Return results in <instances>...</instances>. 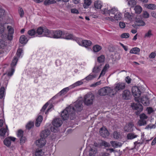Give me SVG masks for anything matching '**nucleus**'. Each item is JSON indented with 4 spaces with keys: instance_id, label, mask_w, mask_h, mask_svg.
<instances>
[{
    "instance_id": "f257e3e1",
    "label": "nucleus",
    "mask_w": 156,
    "mask_h": 156,
    "mask_svg": "<svg viewBox=\"0 0 156 156\" xmlns=\"http://www.w3.org/2000/svg\"><path fill=\"white\" fill-rule=\"evenodd\" d=\"M101 13L107 16L104 18L105 20L112 22L120 20L122 18V14L116 8L108 6L101 10Z\"/></svg>"
},
{
    "instance_id": "f03ea898",
    "label": "nucleus",
    "mask_w": 156,
    "mask_h": 156,
    "mask_svg": "<svg viewBox=\"0 0 156 156\" xmlns=\"http://www.w3.org/2000/svg\"><path fill=\"white\" fill-rule=\"evenodd\" d=\"M37 33L41 36H44L55 38H63L66 34L65 31L61 30L53 31L50 30L45 27H39L37 28Z\"/></svg>"
},
{
    "instance_id": "7ed1b4c3",
    "label": "nucleus",
    "mask_w": 156,
    "mask_h": 156,
    "mask_svg": "<svg viewBox=\"0 0 156 156\" xmlns=\"http://www.w3.org/2000/svg\"><path fill=\"white\" fill-rule=\"evenodd\" d=\"M140 101H141V103L145 106H148L149 104V100L146 96L143 97L141 99H140L139 101L138 102H137V103H133L132 104L131 106L133 109L137 111L136 112V114L137 115H139L143 109L142 105L139 103Z\"/></svg>"
},
{
    "instance_id": "20e7f679",
    "label": "nucleus",
    "mask_w": 156,
    "mask_h": 156,
    "mask_svg": "<svg viewBox=\"0 0 156 156\" xmlns=\"http://www.w3.org/2000/svg\"><path fill=\"white\" fill-rule=\"evenodd\" d=\"M17 60V58L16 57H14L11 64V68L7 71L4 74V76H5L6 80L4 82L3 85L5 87H6L7 86L8 80L10 79V77L13 75L14 73L15 69L14 68V66L16 65Z\"/></svg>"
},
{
    "instance_id": "39448f33",
    "label": "nucleus",
    "mask_w": 156,
    "mask_h": 156,
    "mask_svg": "<svg viewBox=\"0 0 156 156\" xmlns=\"http://www.w3.org/2000/svg\"><path fill=\"white\" fill-rule=\"evenodd\" d=\"M126 84L125 83L119 82L116 83L114 85V88H112L113 95L116 94L118 92L124 90Z\"/></svg>"
},
{
    "instance_id": "423d86ee",
    "label": "nucleus",
    "mask_w": 156,
    "mask_h": 156,
    "mask_svg": "<svg viewBox=\"0 0 156 156\" xmlns=\"http://www.w3.org/2000/svg\"><path fill=\"white\" fill-rule=\"evenodd\" d=\"M62 123L61 120L60 118H56L53 122L52 124L54 127L51 128V131L56 132L58 131V128L60 127Z\"/></svg>"
},
{
    "instance_id": "0eeeda50",
    "label": "nucleus",
    "mask_w": 156,
    "mask_h": 156,
    "mask_svg": "<svg viewBox=\"0 0 156 156\" xmlns=\"http://www.w3.org/2000/svg\"><path fill=\"white\" fill-rule=\"evenodd\" d=\"M94 99V96L93 94L91 93H88L84 98V102L85 105H89L93 104Z\"/></svg>"
},
{
    "instance_id": "6e6552de",
    "label": "nucleus",
    "mask_w": 156,
    "mask_h": 156,
    "mask_svg": "<svg viewBox=\"0 0 156 156\" xmlns=\"http://www.w3.org/2000/svg\"><path fill=\"white\" fill-rule=\"evenodd\" d=\"M99 94L101 96L106 95L109 94L113 95L112 88L108 87H105L99 91Z\"/></svg>"
},
{
    "instance_id": "1a4fd4ad",
    "label": "nucleus",
    "mask_w": 156,
    "mask_h": 156,
    "mask_svg": "<svg viewBox=\"0 0 156 156\" xmlns=\"http://www.w3.org/2000/svg\"><path fill=\"white\" fill-rule=\"evenodd\" d=\"M132 92L133 95L135 97V100L138 102L140 100L139 97L140 95L141 91L138 87L134 86L132 87Z\"/></svg>"
},
{
    "instance_id": "9d476101",
    "label": "nucleus",
    "mask_w": 156,
    "mask_h": 156,
    "mask_svg": "<svg viewBox=\"0 0 156 156\" xmlns=\"http://www.w3.org/2000/svg\"><path fill=\"white\" fill-rule=\"evenodd\" d=\"M7 29L8 32L7 36V35L6 34L5 35V36L3 34H2V37L3 39H5L7 38L8 40H11L13 38L14 29L12 27L9 26H7Z\"/></svg>"
},
{
    "instance_id": "9b49d317",
    "label": "nucleus",
    "mask_w": 156,
    "mask_h": 156,
    "mask_svg": "<svg viewBox=\"0 0 156 156\" xmlns=\"http://www.w3.org/2000/svg\"><path fill=\"white\" fill-rule=\"evenodd\" d=\"M140 119L138 122V125L140 126L144 125L147 124L148 116L144 113L140 115Z\"/></svg>"
},
{
    "instance_id": "f8f14e48",
    "label": "nucleus",
    "mask_w": 156,
    "mask_h": 156,
    "mask_svg": "<svg viewBox=\"0 0 156 156\" xmlns=\"http://www.w3.org/2000/svg\"><path fill=\"white\" fill-rule=\"evenodd\" d=\"M99 145L97 143H94L89 151V154L90 156H94L97 152V149Z\"/></svg>"
},
{
    "instance_id": "ddd939ff",
    "label": "nucleus",
    "mask_w": 156,
    "mask_h": 156,
    "mask_svg": "<svg viewBox=\"0 0 156 156\" xmlns=\"http://www.w3.org/2000/svg\"><path fill=\"white\" fill-rule=\"evenodd\" d=\"M76 41L78 44L86 47L90 46L91 44V42L90 40H83L81 41L80 39H77Z\"/></svg>"
},
{
    "instance_id": "4468645a",
    "label": "nucleus",
    "mask_w": 156,
    "mask_h": 156,
    "mask_svg": "<svg viewBox=\"0 0 156 156\" xmlns=\"http://www.w3.org/2000/svg\"><path fill=\"white\" fill-rule=\"evenodd\" d=\"M99 133L100 135L103 137H106L109 135V133L105 127H103L100 129Z\"/></svg>"
},
{
    "instance_id": "2eb2a0df",
    "label": "nucleus",
    "mask_w": 156,
    "mask_h": 156,
    "mask_svg": "<svg viewBox=\"0 0 156 156\" xmlns=\"http://www.w3.org/2000/svg\"><path fill=\"white\" fill-rule=\"evenodd\" d=\"M16 138L15 137H9L5 139L4 141V143L7 147H9L10 146L12 142H14Z\"/></svg>"
},
{
    "instance_id": "dca6fc26",
    "label": "nucleus",
    "mask_w": 156,
    "mask_h": 156,
    "mask_svg": "<svg viewBox=\"0 0 156 156\" xmlns=\"http://www.w3.org/2000/svg\"><path fill=\"white\" fill-rule=\"evenodd\" d=\"M82 101H77L74 103L73 105L76 110L80 111L82 109Z\"/></svg>"
},
{
    "instance_id": "f3484780",
    "label": "nucleus",
    "mask_w": 156,
    "mask_h": 156,
    "mask_svg": "<svg viewBox=\"0 0 156 156\" xmlns=\"http://www.w3.org/2000/svg\"><path fill=\"white\" fill-rule=\"evenodd\" d=\"M46 143V140L43 138H41L36 141V145L39 147H41L45 145Z\"/></svg>"
},
{
    "instance_id": "a211bd4d",
    "label": "nucleus",
    "mask_w": 156,
    "mask_h": 156,
    "mask_svg": "<svg viewBox=\"0 0 156 156\" xmlns=\"http://www.w3.org/2000/svg\"><path fill=\"white\" fill-rule=\"evenodd\" d=\"M8 131L7 126L6 125L5 128H2L0 129V136L4 137L5 135L8 136L9 135Z\"/></svg>"
},
{
    "instance_id": "6ab92c4d",
    "label": "nucleus",
    "mask_w": 156,
    "mask_h": 156,
    "mask_svg": "<svg viewBox=\"0 0 156 156\" xmlns=\"http://www.w3.org/2000/svg\"><path fill=\"white\" fill-rule=\"evenodd\" d=\"M109 68L110 66L109 64H105L98 78H99L101 76H104L106 73L108 71Z\"/></svg>"
},
{
    "instance_id": "aec40b11",
    "label": "nucleus",
    "mask_w": 156,
    "mask_h": 156,
    "mask_svg": "<svg viewBox=\"0 0 156 156\" xmlns=\"http://www.w3.org/2000/svg\"><path fill=\"white\" fill-rule=\"evenodd\" d=\"M133 125L131 123H129L126 124L124 128V130L125 131L131 132L133 130Z\"/></svg>"
},
{
    "instance_id": "412c9836",
    "label": "nucleus",
    "mask_w": 156,
    "mask_h": 156,
    "mask_svg": "<svg viewBox=\"0 0 156 156\" xmlns=\"http://www.w3.org/2000/svg\"><path fill=\"white\" fill-rule=\"evenodd\" d=\"M50 134V132L48 130L45 129L41 132L40 134L41 137L45 139Z\"/></svg>"
},
{
    "instance_id": "4be33fe9",
    "label": "nucleus",
    "mask_w": 156,
    "mask_h": 156,
    "mask_svg": "<svg viewBox=\"0 0 156 156\" xmlns=\"http://www.w3.org/2000/svg\"><path fill=\"white\" fill-rule=\"evenodd\" d=\"M65 110L67 111V113L69 115L73 114L75 110H76L74 107H73V106L71 105L67 107Z\"/></svg>"
},
{
    "instance_id": "5701e85b",
    "label": "nucleus",
    "mask_w": 156,
    "mask_h": 156,
    "mask_svg": "<svg viewBox=\"0 0 156 156\" xmlns=\"http://www.w3.org/2000/svg\"><path fill=\"white\" fill-rule=\"evenodd\" d=\"M84 80L83 79L80 80L78 81L72 85L69 86L70 89L74 88L76 87L80 86L83 83V81Z\"/></svg>"
},
{
    "instance_id": "b1692460",
    "label": "nucleus",
    "mask_w": 156,
    "mask_h": 156,
    "mask_svg": "<svg viewBox=\"0 0 156 156\" xmlns=\"http://www.w3.org/2000/svg\"><path fill=\"white\" fill-rule=\"evenodd\" d=\"M130 92L128 90H124L122 93V97L125 99H128L130 97Z\"/></svg>"
},
{
    "instance_id": "393cba45",
    "label": "nucleus",
    "mask_w": 156,
    "mask_h": 156,
    "mask_svg": "<svg viewBox=\"0 0 156 156\" xmlns=\"http://www.w3.org/2000/svg\"><path fill=\"white\" fill-rule=\"evenodd\" d=\"M138 135L136 134L133 133H128L126 135V137L128 140H133L134 139L137 138Z\"/></svg>"
},
{
    "instance_id": "a878e982",
    "label": "nucleus",
    "mask_w": 156,
    "mask_h": 156,
    "mask_svg": "<svg viewBox=\"0 0 156 156\" xmlns=\"http://www.w3.org/2000/svg\"><path fill=\"white\" fill-rule=\"evenodd\" d=\"M43 120V117L41 115L38 116L36 119L35 122V126L37 127H39L40 126V124Z\"/></svg>"
},
{
    "instance_id": "bb28decb",
    "label": "nucleus",
    "mask_w": 156,
    "mask_h": 156,
    "mask_svg": "<svg viewBox=\"0 0 156 156\" xmlns=\"http://www.w3.org/2000/svg\"><path fill=\"white\" fill-rule=\"evenodd\" d=\"M102 6V2L99 0H97L94 2V6L97 9H101Z\"/></svg>"
},
{
    "instance_id": "cd10ccee",
    "label": "nucleus",
    "mask_w": 156,
    "mask_h": 156,
    "mask_svg": "<svg viewBox=\"0 0 156 156\" xmlns=\"http://www.w3.org/2000/svg\"><path fill=\"white\" fill-rule=\"evenodd\" d=\"M69 115L67 111L65 109L62 112L61 117L63 120H66L68 119Z\"/></svg>"
},
{
    "instance_id": "c85d7f7f",
    "label": "nucleus",
    "mask_w": 156,
    "mask_h": 156,
    "mask_svg": "<svg viewBox=\"0 0 156 156\" xmlns=\"http://www.w3.org/2000/svg\"><path fill=\"white\" fill-rule=\"evenodd\" d=\"M110 143L112 144V146L114 148L120 147L122 146V145L121 143L114 141H111Z\"/></svg>"
},
{
    "instance_id": "c756f323",
    "label": "nucleus",
    "mask_w": 156,
    "mask_h": 156,
    "mask_svg": "<svg viewBox=\"0 0 156 156\" xmlns=\"http://www.w3.org/2000/svg\"><path fill=\"white\" fill-rule=\"evenodd\" d=\"M66 34H64L63 38L67 40H71L73 39V35L71 34L68 33L66 31H65Z\"/></svg>"
},
{
    "instance_id": "7c9ffc66",
    "label": "nucleus",
    "mask_w": 156,
    "mask_h": 156,
    "mask_svg": "<svg viewBox=\"0 0 156 156\" xmlns=\"http://www.w3.org/2000/svg\"><path fill=\"white\" fill-rule=\"evenodd\" d=\"M19 41L22 44H25L28 41L26 37L24 35H22L21 36Z\"/></svg>"
},
{
    "instance_id": "2f4dec72",
    "label": "nucleus",
    "mask_w": 156,
    "mask_h": 156,
    "mask_svg": "<svg viewBox=\"0 0 156 156\" xmlns=\"http://www.w3.org/2000/svg\"><path fill=\"white\" fill-rule=\"evenodd\" d=\"M128 9H126L124 12V16L125 18L128 19H131L132 18V15L131 13L128 12Z\"/></svg>"
},
{
    "instance_id": "473e14b6",
    "label": "nucleus",
    "mask_w": 156,
    "mask_h": 156,
    "mask_svg": "<svg viewBox=\"0 0 156 156\" xmlns=\"http://www.w3.org/2000/svg\"><path fill=\"white\" fill-rule=\"evenodd\" d=\"M37 30L36 31L34 29H31L29 30L28 32V34L30 36H32L36 34H37L36 35L37 36L39 37H41V35H39L37 32Z\"/></svg>"
},
{
    "instance_id": "72a5a7b5",
    "label": "nucleus",
    "mask_w": 156,
    "mask_h": 156,
    "mask_svg": "<svg viewBox=\"0 0 156 156\" xmlns=\"http://www.w3.org/2000/svg\"><path fill=\"white\" fill-rule=\"evenodd\" d=\"M97 75L95 74H90L84 79H83L84 80H86L87 81H88L93 80L94 78L96 77Z\"/></svg>"
},
{
    "instance_id": "f704fd0d",
    "label": "nucleus",
    "mask_w": 156,
    "mask_h": 156,
    "mask_svg": "<svg viewBox=\"0 0 156 156\" xmlns=\"http://www.w3.org/2000/svg\"><path fill=\"white\" fill-rule=\"evenodd\" d=\"M101 48V47L98 44L94 45L93 47V51L95 52L99 51Z\"/></svg>"
},
{
    "instance_id": "c9c22d12",
    "label": "nucleus",
    "mask_w": 156,
    "mask_h": 156,
    "mask_svg": "<svg viewBox=\"0 0 156 156\" xmlns=\"http://www.w3.org/2000/svg\"><path fill=\"white\" fill-rule=\"evenodd\" d=\"M135 12L136 13L139 14L141 13L142 11V8L139 5L136 6L134 9Z\"/></svg>"
},
{
    "instance_id": "e433bc0d",
    "label": "nucleus",
    "mask_w": 156,
    "mask_h": 156,
    "mask_svg": "<svg viewBox=\"0 0 156 156\" xmlns=\"http://www.w3.org/2000/svg\"><path fill=\"white\" fill-rule=\"evenodd\" d=\"M140 51V49L139 48L136 47L132 49L130 51V53L132 54H137Z\"/></svg>"
},
{
    "instance_id": "4c0bfd02",
    "label": "nucleus",
    "mask_w": 156,
    "mask_h": 156,
    "mask_svg": "<svg viewBox=\"0 0 156 156\" xmlns=\"http://www.w3.org/2000/svg\"><path fill=\"white\" fill-rule=\"evenodd\" d=\"M44 154V152L40 149H37L35 153L36 156H42Z\"/></svg>"
},
{
    "instance_id": "58836bf2",
    "label": "nucleus",
    "mask_w": 156,
    "mask_h": 156,
    "mask_svg": "<svg viewBox=\"0 0 156 156\" xmlns=\"http://www.w3.org/2000/svg\"><path fill=\"white\" fill-rule=\"evenodd\" d=\"M56 2L55 0H45L44 2V4L45 5H49L55 3Z\"/></svg>"
},
{
    "instance_id": "ea45409f",
    "label": "nucleus",
    "mask_w": 156,
    "mask_h": 156,
    "mask_svg": "<svg viewBox=\"0 0 156 156\" xmlns=\"http://www.w3.org/2000/svg\"><path fill=\"white\" fill-rule=\"evenodd\" d=\"M91 0H85L83 4V7L84 8H87L90 5L91 3Z\"/></svg>"
},
{
    "instance_id": "a19ab883",
    "label": "nucleus",
    "mask_w": 156,
    "mask_h": 156,
    "mask_svg": "<svg viewBox=\"0 0 156 156\" xmlns=\"http://www.w3.org/2000/svg\"><path fill=\"white\" fill-rule=\"evenodd\" d=\"M145 7L150 9L155 10L156 9V5L153 4L146 5Z\"/></svg>"
},
{
    "instance_id": "79ce46f5",
    "label": "nucleus",
    "mask_w": 156,
    "mask_h": 156,
    "mask_svg": "<svg viewBox=\"0 0 156 156\" xmlns=\"http://www.w3.org/2000/svg\"><path fill=\"white\" fill-rule=\"evenodd\" d=\"M5 88L4 87H2L0 89V98L2 99L5 96Z\"/></svg>"
},
{
    "instance_id": "37998d69",
    "label": "nucleus",
    "mask_w": 156,
    "mask_h": 156,
    "mask_svg": "<svg viewBox=\"0 0 156 156\" xmlns=\"http://www.w3.org/2000/svg\"><path fill=\"white\" fill-rule=\"evenodd\" d=\"M70 88L69 87H67L63 89L59 93V94L60 95H62V94H65L69 90V89Z\"/></svg>"
},
{
    "instance_id": "c03bdc74",
    "label": "nucleus",
    "mask_w": 156,
    "mask_h": 156,
    "mask_svg": "<svg viewBox=\"0 0 156 156\" xmlns=\"http://www.w3.org/2000/svg\"><path fill=\"white\" fill-rule=\"evenodd\" d=\"M105 57L104 55H101L97 58L98 61L100 63L103 62H104Z\"/></svg>"
},
{
    "instance_id": "a18cd8bd",
    "label": "nucleus",
    "mask_w": 156,
    "mask_h": 156,
    "mask_svg": "<svg viewBox=\"0 0 156 156\" xmlns=\"http://www.w3.org/2000/svg\"><path fill=\"white\" fill-rule=\"evenodd\" d=\"M153 35V34L152 33V30H149L145 34V37H150L151 36Z\"/></svg>"
},
{
    "instance_id": "49530a36",
    "label": "nucleus",
    "mask_w": 156,
    "mask_h": 156,
    "mask_svg": "<svg viewBox=\"0 0 156 156\" xmlns=\"http://www.w3.org/2000/svg\"><path fill=\"white\" fill-rule=\"evenodd\" d=\"M48 103H46L42 107L41 109V110L40 114L42 115L44 114V112L48 105Z\"/></svg>"
},
{
    "instance_id": "de8ad7c7",
    "label": "nucleus",
    "mask_w": 156,
    "mask_h": 156,
    "mask_svg": "<svg viewBox=\"0 0 156 156\" xmlns=\"http://www.w3.org/2000/svg\"><path fill=\"white\" fill-rule=\"evenodd\" d=\"M34 126V123L33 122H29L26 126V128L28 129H30L32 128Z\"/></svg>"
},
{
    "instance_id": "09e8293b",
    "label": "nucleus",
    "mask_w": 156,
    "mask_h": 156,
    "mask_svg": "<svg viewBox=\"0 0 156 156\" xmlns=\"http://www.w3.org/2000/svg\"><path fill=\"white\" fill-rule=\"evenodd\" d=\"M18 12L21 17L23 16L24 13L23 9L21 8H19L18 10Z\"/></svg>"
},
{
    "instance_id": "8fccbe9b",
    "label": "nucleus",
    "mask_w": 156,
    "mask_h": 156,
    "mask_svg": "<svg viewBox=\"0 0 156 156\" xmlns=\"http://www.w3.org/2000/svg\"><path fill=\"white\" fill-rule=\"evenodd\" d=\"M23 51L22 49L21 48H19L18 50L16 55L19 58L22 57L21 54L23 53Z\"/></svg>"
},
{
    "instance_id": "3c124183",
    "label": "nucleus",
    "mask_w": 156,
    "mask_h": 156,
    "mask_svg": "<svg viewBox=\"0 0 156 156\" xmlns=\"http://www.w3.org/2000/svg\"><path fill=\"white\" fill-rule=\"evenodd\" d=\"M143 16L145 18H147L149 17V14L146 11H144L143 12Z\"/></svg>"
},
{
    "instance_id": "603ef678",
    "label": "nucleus",
    "mask_w": 156,
    "mask_h": 156,
    "mask_svg": "<svg viewBox=\"0 0 156 156\" xmlns=\"http://www.w3.org/2000/svg\"><path fill=\"white\" fill-rule=\"evenodd\" d=\"M100 70L101 69L99 67L96 66L94 68L93 71V72L97 73L99 72Z\"/></svg>"
},
{
    "instance_id": "864d4df0",
    "label": "nucleus",
    "mask_w": 156,
    "mask_h": 156,
    "mask_svg": "<svg viewBox=\"0 0 156 156\" xmlns=\"http://www.w3.org/2000/svg\"><path fill=\"white\" fill-rule=\"evenodd\" d=\"M129 37V34L128 33H124L121 35V37L122 38H128Z\"/></svg>"
},
{
    "instance_id": "5fc2aeb1",
    "label": "nucleus",
    "mask_w": 156,
    "mask_h": 156,
    "mask_svg": "<svg viewBox=\"0 0 156 156\" xmlns=\"http://www.w3.org/2000/svg\"><path fill=\"white\" fill-rule=\"evenodd\" d=\"M120 134L119 133L117 132H115L113 133V137L114 138L117 139L119 138L120 137Z\"/></svg>"
},
{
    "instance_id": "6e6d98bb",
    "label": "nucleus",
    "mask_w": 156,
    "mask_h": 156,
    "mask_svg": "<svg viewBox=\"0 0 156 156\" xmlns=\"http://www.w3.org/2000/svg\"><path fill=\"white\" fill-rule=\"evenodd\" d=\"M137 25L139 26H144L145 25V23L141 20L138 21L137 22Z\"/></svg>"
},
{
    "instance_id": "4d7b16f0",
    "label": "nucleus",
    "mask_w": 156,
    "mask_h": 156,
    "mask_svg": "<svg viewBox=\"0 0 156 156\" xmlns=\"http://www.w3.org/2000/svg\"><path fill=\"white\" fill-rule=\"evenodd\" d=\"M23 131L21 130H20L18 131V133H17V135L18 137H21L23 136Z\"/></svg>"
},
{
    "instance_id": "13d9d810",
    "label": "nucleus",
    "mask_w": 156,
    "mask_h": 156,
    "mask_svg": "<svg viewBox=\"0 0 156 156\" xmlns=\"http://www.w3.org/2000/svg\"><path fill=\"white\" fill-rule=\"evenodd\" d=\"M101 145L105 147H109L110 146V145L109 143L105 141H103L102 142Z\"/></svg>"
},
{
    "instance_id": "bf43d9fd",
    "label": "nucleus",
    "mask_w": 156,
    "mask_h": 156,
    "mask_svg": "<svg viewBox=\"0 0 156 156\" xmlns=\"http://www.w3.org/2000/svg\"><path fill=\"white\" fill-rule=\"evenodd\" d=\"M71 12V13L74 14H78L79 13L78 10L75 8L72 9Z\"/></svg>"
},
{
    "instance_id": "052dcab7",
    "label": "nucleus",
    "mask_w": 156,
    "mask_h": 156,
    "mask_svg": "<svg viewBox=\"0 0 156 156\" xmlns=\"http://www.w3.org/2000/svg\"><path fill=\"white\" fill-rule=\"evenodd\" d=\"M4 25L2 24H0V34H2L4 30Z\"/></svg>"
},
{
    "instance_id": "680f3d73",
    "label": "nucleus",
    "mask_w": 156,
    "mask_h": 156,
    "mask_svg": "<svg viewBox=\"0 0 156 156\" xmlns=\"http://www.w3.org/2000/svg\"><path fill=\"white\" fill-rule=\"evenodd\" d=\"M5 45V43L4 41L0 39V48H3Z\"/></svg>"
},
{
    "instance_id": "e2e57ef3",
    "label": "nucleus",
    "mask_w": 156,
    "mask_h": 156,
    "mask_svg": "<svg viewBox=\"0 0 156 156\" xmlns=\"http://www.w3.org/2000/svg\"><path fill=\"white\" fill-rule=\"evenodd\" d=\"M20 138V143L21 144L24 143L26 140V138L25 137H23V136Z\"/></svg>"
},
{
    "instance_id": "0e129e2a",
    "label": "nucleus",
    "mask_w": 156,
    "mask_h": 156,
    "mask_svg": "<svg viewBox=\"0 0 156 156\" xmlns=\"http://www.w3.org/2000/svg\"><path fill=\"white\" fill-rule=\"evenodd\" d=\"M125 80L126 82L128 83L129 84L131 83V79L129 76L126 77Z\"/></svg>"
},
{
    "instance_id": "69168bd1",
    "label": "nucleus",
    "mask_w": 156,
    "mask_h": 156,
    "mask_svg": "<svg viewBox=\"0 0 156 156\" xmlns=\"http://www.w3.org/2000/svg\"><path fill=\"white\" fill-rule=\"evenodd\" d=\"M101 84V81H98L92 84L91 85V87H95L97 86L100 85Z\"/></svg>"
},
{
    "instance_id": "338daca9",
    "label": "nucleus",
    "mask_w": 156,
    "mask_h": 156,
    "mask_svg": "<svg viewBox=\"0 0 156 156\" xmlns=\"http://www.w3.org/2000/svg\"><path fill=\"white\" fill-rule=\"evenodd\" d=\"M119 26L121 28H123L125 27V23L122 22H120L119 23Z\"/></svg>"
},
{
    "instance_id": "774afa93",
    "label": "nucleus",
    "mask_w": 156,
    "mask_h": 156,
    "mask_svg": "<svg viewBox=\"0 0 156 156\" xmlns=\"http://www.w3.org/2000/svg\"><path fill=\"white\" fill-rule=\"evenodd\" d=\"M4 123H5L4 119H0V128L3 126Z\"/></svg>"
}]
</instances>
